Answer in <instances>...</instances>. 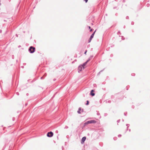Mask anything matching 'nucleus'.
Here are the masks:
<instances>
[{
  "label": "nucleus",
  "instance_id": "1",
  "mask_svg": "<svg viewBox=\"0 0 150 150\" xmlns=\"http://www.w3.org/2000/svg\"><path fill=\"white\" fill-rule=\"evenodd\" d=\"M96 122L95 120H92L87 122H86L85 123V124L87 125L89 124L95 123Z\"/></svg>",
  "mask_w": 150,
  "mask_h": 150
},
{
  "label": "nucleus",
  "instance_id": "2",
  "mask_svg": "<svg viewBox=\"0 0 150 150\" xmlns=\"http://www.w3.org/2000/svg\"><path fill=\"white\" fill-rule=\"evenodd\" d=\"M35 48L32 46L30 47L29 49V51L30 53H33L35 51Z\"/></svg>",
  "mask_w": 150,
  "mask_h": 150
},
{
  "label": "nucleus",
  "instance_id": "3",
  "mask_svg": "<svg viewBox=\"0 0 150 150\" xmlns=\"http://www.w3.org/2000/svg\"><path fill=\"white\" fill-rule=\"evenodd\" d=\"M53 135V133L52 132H50L47 133V135L48 137H52Z\"/></svg>",
  "mask_w": 150,
  "mask_h": 150
},
{
  "label": "nucleus",
  "instance_id": "4",
  "mask_svg": "<svg viewBox=\"0 0 150 150\" xmlns=\"http://www.w3.org/2000/svg\"><path fill=\"white\" fill-rule=\"evenodd\" d=\"M86 139V137H83L81 140V143L83 144L84 142V141H85Z\"/></svg>",
  "mask_w": 150,
  "mask_h": 150
},
{
  "label": "nucleus",
  "instance_id": "5",
  "mask_svg": "<svg viewBox=\"0 0 150 150\" xmlns=\"http://www.w3.org/2000/svg\"><path fill=\"white\" fill-rule=\"evenodd\" d=\"M88 61L89 60L87 61L86 62L84 63L82 65H81L83 69H84V66L86 64H87V62H88Z\"/></svg>",
  "mask_w": 150,
  "mask_h": 150
},
{
  "label": "nucleus",
  "instance_id": "6",
  "mask_svg": "<svg viewBox=\"0 0 150 150\" xmlns=\"http://www.w3.org/2000/svg\"><path fill=\"white\" fill-rule=\"evenodd\" d=\"M94 92V91L93 90H92L91 92V95L92 96H93L95 95V93H93V92Z\"/></svg>",
  "mask_w": 150,
  "mask_h": 150
},
{
  "label": "nucleus",
  "instance_id": "7",
  "mask_svg": "<svg viewBox=\"0 0 150 150\" xmlns=\"http://www.w3.org/2000/svg\"><path fill=\"white\" fill-rule=\"evenodd\" d=\"M82 69H83V67H82L81 65V66H80L79 67H78V70L79 71H81Z\"/></svg>",
  "mask_w": 150,
  "mask_h": 150
},
{
  "label": "nucleus",
  "instance_id": "8",
  "mask_svg": "<svg viewBox=\"0 0 150 150\" xmlns=\"http://www.w3.org/2000/svg\"><path fill=\"white\" fill-rule=\"evenodd\" d=\"M96 30H95V31L91 35L90 37V38L91 39H92V38H93L94 35L95 34V32H96Z\"/></svg>",
  "mask_w": 150,
  "mask_h": 150
},
{
  "label": "nucleus",
  "instance_id": "9",
  "mask_svg": "<svg viewBox=\"0 0 150 150\" xmlns=\"http://www.w3.org/2000/svg\"><path fill=\"white\" fill-rule=\"evenodd\" d=\"M81 108H79V110L77 111L78 113L79 114H80L81 113V112H80V111H81Z\"/></svg>",
  "mask_w": 150,
  "mask_h": 150
},
{
  "label": "nucleus",
  "instance_id": "10",
  "mask_svg": "<svg viewBox=\"0 0 150 150\" xmlns=\"http://www.w3.org/2000/svg\"><path fill=\"white\" fill-rule=\"evenodd\" d=\"M92 39H91L90 38L89 39V40H88V42H90L91 41V40Z\"/></svg>",
  "mask_w": 150,
  "mask_h": 150
},
{
  "label": "nucleus",
  "instance_id": "11",
  "mask_svg": "<svg viewBox=\"0 0 150 150\" xmlns=\"http://www.w3.org/2000/svg\"><path fill=\"white\" fill-rule=\"evenodd\" d=\"M88 103H89V102H88V101H87V103H86V104L87 105H88Z\"/></svg>",
  "mask_w": 150,
  "mask_h": 150
},
{
  "label": "nucleus",
  "instance_id": "12",
  "mask_svg": "<svg viewBox=\"0 0 150 150\" xmlns=\"http://www.w3.org/2000/svg\"><path fill=\"white\" fill-rule=\"evenodd\" d=\"M85 1L86 3L88 1V0H84Z\"/></svg>",
  "mask_w": 150,
  "mask_h": 150
},
{
  "label": "nucleus",
  "instance_id": "13",
  "mask_svg": "<svg viewBox=\"0 0 150 150\" xmlns=\"http://www.w3.org/2000/svg\"><path fill=\"white\" fill-rule=\"evenodd\" d=\"M92 31V29H91L90 30V32H91Z\"/></svg>",
  "mask_w": 150,
  "mask_h": 150
},
{
  "label": "nucleus",
  "instance_id": "14",
  "mask_svg": "<svg viewBox=\"0 0 150 150\" xmlns=\"http://www.w3.org/2000/svg\"><path fill=\"white\" fill-rule=\"evenodd\" d=\"M88 28H89V29H91V27L90 26H88Z\"/></svg>",
  "mask_w": 150,
  "mask_h": 150
},
{
  "label": "nucleus",
  "instance_id": "15",
  "mask_svg": "<svg viewBox=\"0 0 150 150\" xmlns=\"http://www.w3.org/2000/svg\"><path fill=\"white\" fill-rule=\"evenodd\" d=\"M86 52H87V51H86L85 52V54H86Z\"/></svg>",
  "mask_w": 150,
  "mask_h": 150
},
{
  "label": "nucleus",
  "instance_id": "16",
  "mask_svg": "<svg viewBox=\"0 0 150 150\" xmlns=\"http://www.w3.org/2000/svg\"><path fill=\"white\" fill-rule=\"evenodd\" d=\"M41 79H42V77L41 78Z\"/></svg>",
  "mask_w": 150,
  "mask_h": 150
}]
</instances>
